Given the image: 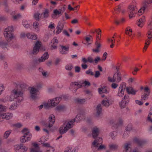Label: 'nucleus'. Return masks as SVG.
<instances>
[{"mask_svg":"<svg viewBox=\"0 0 152 152\" xmlns=\"http://www.w3.org/2000/svg\"><path fill=\"white\" fill-rule=\"evenodd\" d=\"M12 126L15 131H18V129L21 127L22 125L21 124H12Z\"/></svg>","mask_w":152,"mask_h":152,"instance_id":"obj_46","label":"nucleus"},{"mask_svg":"<svg viewBox=\"0 0 152 152\" xmlns=\"http://www.w3.org/2000/svg\"><path fill=\"white\" fill-rule=\"evenodd\" d=\"M7 108L4 105L0 104V113L2 112H5L7 111Z\"/></svg>","mask_w":152,"mask_h":152,"instance_id":"obj_48","label":"nucleus"},{"mask_svg":"<svg viewBox=\"0 0 152 152\" xmlns=\"http://www.w3.org/2000/svg\"><path fill=\"white\" fill-rule=\"evenodd\" d=\"M123 152H130L131 151V144L130 142L125 143L124 145Z\"/></svg>","mask_w":152,"mask_h":152,"instance_id":"obj_19","label":"nucleus"},{"mask_svg":"<svg viewBox=\"0 0 152 152\" xmlns=\"http://www.w3.org/2000/svg\"><path fill=\"white\" fill-rule=\"evenodd\" d=\"M129 102V97L125 95L124 98L123 99L121 102H120L119 104L120 107L122 108L125 107Z\"/></svg>","mask_w":152,"mask_h":152,"instance_id":"obj_16","label":"nucleus"},{"mask_svg":"<svg viewBox=\"0 0 152 152\" xmlns=\"http://www.w3.org/2000/svg\"><path fill=\"white\" fill-rule=\"evenodd\" d=\"M48 120L50 123L54 124L55 121V116L53 114L50 115L48 118Z\"/></svg>","mask_w":152,"mask_h":152,"instance_id":"obj_44","label":"nucleus"},{"mask_svg":"<svg viewBox=\"0 0 152 152\" xmlns=\"http://www.w3.org/2000/svg\"><path fill=\"white\" fill-rule=\"evenodd\" d=\"M144 91L145 93H144L143 95L142 96V98L143 100H145L147 99L150 93L149 89L148 87L145 88Z\"/></svg>","mask_w":152,"mask_h":152,"instance_id":"obj_32","label":"nucleus"},{"mask_svg":"<svg viewBox=\"0 0 152 152\" xmlns=\"http://www.w3.org/2000/svg\"><path fill=\"white\" fill-rule=\"evenodd\" d=\"M52 45H51L52 49H55L57 48V45L58 43V40L57 38L55 37L52 40L51 42Z\"/></svg>","mask_w":152,"mask_h":152,"instance_id":"obj_25","label":"nucleus"},{"mask_svg":"<svg viewBox=\"0 0 152 152\" xmlns=\"http://www.w3.org/2000/svg\"><path fill=\"white\" fill-rule=\"evenodd\" d=\"M61 99L60 97H56L49 100L47 103H44V106L45 108H48L50 107H53L56 106Z\"/></svg>","mask_w":152,"mask_h":152,"instance_id":"obj_5","label":"nucleus"},{"mask_svg":"<svg viewBox=\"0 0 152 152\" xmlns=\"http://www.w3.org/2000/svg\"><path fill=\"white\" fill-rule=\"evenodd\" d=\"M139 70V69L137 67L134 68L132 72V73L134 75H136L137 72Z\"/></svg>","mask_w":152,"mask_h":152,"instance_id":"obj_61","label":"nucleus"},{"mask_svg":"<svg viewBox=\"0 0 152 152\" xmlns=\"http://www.w3.org/2000/svg\"><path fill=\"white\" fill-rule=\"evenodd\" d=\"M132 129V128L131 124H128L126 128V131L125 132V133L124 134L123 137H124V138L126 137L128 135V133H127V134L126 133L127 132V131L131 130Z\"/></svg>","mask_w":152,"mask_h":152,"instance_id":"obj_38","label":"nucleus"},{"mask_svg":"<svg viewBox=\"0 0 152 152\" xmlns=\"http://www.w3.org/2000/svg\"><path fill=\"white\" fill-rule=\"evenodd\" d=\"M72 68V66L71 65H68L65 66V69L66 70H71Z\"/></svg>","mask_w":152,"mask_h":152,"instance_id":"obj_64","label":"nucleus"},{"mask_svg":"<svg viewBox=\"0 0 152 152\" xmlns=\"http://www.w3.org/2000/svg\"><path fill=\"white\" fill-rule=\"evenodd\" d=\"M147 37L148 38L146 40L145 42V45L143 48V52H145L146 50L150 43L152 40V33L149 32L147 34Z\"/></svg>","mask_w":152,"mask_h":152,"instance_id":"obj_11","label":"nucleus"},{"mask_svg":"<svg viewBox=\"0 0 152 152\" xmlns=\"http://www.w3.org/2000/svg\"><path fill=\"white\" fill-rule=\"evenodd\" d=\"M0 47L4 50H7L8 49L9 45L4 40H0Z\"/></svg>","mask_w":152,"mask_h":152,"instance_id":"obj_23","label":"nucleus"},{"mask_svg":"<svg viewBox=\"0 0 152 152\" xmlns=\"http://www.w3.org/2000/svg\"><path fill=\"white\" fill-rule=\"evenodd\" d=\"M133 141L134 143L140 146L143 145L145 143V140L137 137L134 138Z\"/></svg>","mask_w":152,"mask_h":152,"instance_id":"obj_18","label":"nucleus"},{"mask_svg":"<svg viewBox=\"0 0 152 152\" xmlns=\"http://www.w3.org/2000/svg\"><path fill=\"white\" fill-rule=\"evenodd\" d=\"M45 128L43 129L44 131L47 134H49V132H53L56 129V127L53 125V124H44Z\"/></svg>","mask_w":152,"mask_h":152,"instance_id":"obj_13","label":"nucleus"},{"mask_svg":"<svg viewBox=\"0 0 152 152\" xmlns=\"http://www.w3.org/2000/svg\"><path fill=\"white\" fill-rule=\"evenodd\" d=\"M86 73L88 75L93 76L94 75V73L90 69L86 71Z\"/></svg>","mask_w":152,"mask_h":152,"instance_id":"obj_62","label":"nucleus"},{"mask_svg":"<svg viewBox=\"0 0 152 152\" xmlns=\"http://www.w3.org/2000/svg\"><path fill=\"white\" fill-rule=\"evenodd\" d=\"M148 28L149 30L147 34L150 31L152 33V18H151L148 23Z\"/></svg>","mask_w":152,"mask_h":152,"instance_id":"obj_45","label":"nucleus"},{"mask_svg":"<svg viewBox=\"0 0 152 152\" xmlns=\"http://www.w3.org/2000/svg\"><path fill=\"white\" fill-rule=\"evenodd\" d=\"M115 11H117L118 12H121L122 13L125 12V10L124 9L123 5L122 4H120L119 5L117 6L115 9Z\"/></svg>","mask_w":152,"mask_h":152,"instance_id":"obj_27","label":"nucleus"},{"mask_svg":"<svg viewBox=\"0 0 152 152\" xmlns=\"http://www.w3.org/2000/svg\"><path fill=\"white\" fill-rule=\"evenodd\" d=\"M0 116H1L2 119L5 118L9 119L12 117L13 115L11 113H4L2 114H0Z\"/></svg>","mask_w":152,"mask_h":152,"instance_id":"obj_30","label":"nucleus"},{"mask_svg":"<svg viewBox=\"0 0 152 152\" xmlns=\"http://www.w3.org/2000/svg\"><path fill=\"white\" fill-rule=\"evenodd\" d=\"M132 30L130 27H128L125 31V33L127 35L131 36L132 34Z\"/></svg>","mask_w":152,"mask_h":152,"instance_id":"obj_51","label":"nucleus"},{"mask_svg":"<svg viewBox=\"0 0 152 152\" xmlns=\"http://www.w3.org/2000/svg\"><path fill=\"white\" fill-rule=\"evenodd\" d=\"M83 112L80 111L77 114L76 118L73 119H69L65 120L64 124H73L74 123H79L82 120L83 116Z\"/></svg>","mask_w":152,"mask_h":152,"instance_id":"obj_7","label":"nucleus"},{"mask_svg":"<svg viewBox=\"0 0 152 152\" xmlns=\"http://www.w3.org/2000/svg\"><path fill=\"white\" fill-rule=\"evenodd\" d=\"M33 26L34 28L35 29L36 31L38 32L40 30V26L39 23L37 22H34L33 23Z\"/></svg>","mask_w":152,"mask_h":152,"instance_id":"obj_39","label":"nucleus"},{"mask_svg":"<svg viewBox=\"0 0 152 152\" xmlns=\"http://www.w3.org/2000/svg\"><path fill=\"white\" fill-rule=\"evenodd\" d=\"M27 37L28 39L34 40L37 39V35L34 33L27 32Z\"/></svg>","mask_w":152,"mask_h":152,"instance_id":"obj_29","label":"nucleus"},{"mask_svg":"<svg viewBox=\"0 0 152 152\" xmlns=\"http://www.w3.org/2000/svg\"><path fill=\"white\" fill-rule=\"evenodd\" d=\"M85 39L86 42V43H85V44L87 45L91 44L93 40V38L91 36H90L89 37H86Z\"/></svg>","mask_w":152,"mask_h":152,"instance_id":"obj_36","label":"nucleus"},{"mask_svg":"<svg viewBox=\"0 0 152 152\" xmlns=\"http://www.w3.org/2000/svg\"><path fill=\"white\" fill-rule=\"evenodd\" d=\"M75 101L77 103L84 104L86 102V100L85 99L77 98L75 99Z\"/></svg>","mask_w":152,"mask_h":152,"instance_id":"obj_42","label":"nucleus"},{"mask_svg":"<svg viewBox=\"0 0 152 152\" xmlns=\"http://www.w3.org/2000/svg\"><path fill=\"white\" fill-rule=\"evenodd\" d=\"M110 149L113 150H115L118 148V146L116 144L112 143L109 145Z\"/></svg>","mask_w":152,"mask_h":152,"instance_id":"obj_40","label":"nucleus"},{"mask_svg":"<svg viewBox=\"0 0 152 152\" xmlns=\"http://www.w3.org/2000/svg\"><path fill=\"white\" fill-rule=\"evenodd\" d=\"M26 37H27V33H25V32H22L20 34V37L21 38H25Z\"/></svg>","mask_w":152,"mask_h":152,"instance_id":"obj_63","label":"nucleus"},{"mask_svg":"<svg viewBox=\"0 0 152 152\" xmlns=\"http://www.w3.org/2000/svg\"><path fill=\"white\" fill-rule=\"evenodd\" d=\"M126 90L129 94H131L133 95H135L137 91L132 88L127 87L126 88Z\"/></svg>","mask_w":152,"mask_h":152,"instance_id":"obj_37","label":"nucleus"},{"mask_svg":"<svg viewBox=\"0 0 152 152\" xmlns=\"http://www.w3.org/2000/svg\"><path fill=\"white\" fill-rule=\"evenodd\" d=\"M146 9V8L145 7L143 6L137 12V15L139 16L142 15L144 12L145 9Z\"/></svg>","mask_w":152,"mask_h":152,"instance_id":"obj_49","label":"nucleus"},{"mask_svg":"<svg viewBox=\"0 0 152 152\" xmlns=\"http://www.w3.org/2000/svg\"><path fill=\"white\" fill-rule=\"evenodd\" d=\"M92 131L93 137L95 138L98 135L100 132V129L97 127L95 126L92 129Z\"/></svg>","mask_w":152,"mask_h":152,"instance_id":"obj_26","label":"nucleus"},{"mask_svg":"<svg viewBox=\"0 0 152 152\" xmlns=\"http://www.w3.org/2000/svg\"><path fill=\"white\" fill-rule=\"evenodd\" d=\"M61 49L60 50V53L62 55L67 54V52L69 50V45H67L65 46L61 45Z\"/></svg>","mask_w":152,"mask_h":152,"instance_id":"obj_17","label":"nucleus"},{"mask_svg":"<svg viewBox=\"0 0 152 152\" xmlns=\"http://www.w3.org/2000/svg\"><path fill=\"white\" fill-rule=\"evenodd\" d=\"M13 30V26H8L4 29V37L8 42L12 40L14 37L12 31Z\"/></svg>","mask_w":152,"mask_h":152,"instance_id":"obj_4","label":"nucleus"},{"mask_svg":"<svg viewBox=\"0 0 152 152\" xmlns=\"http://www.w3.org/2000/svg\"><path fill=\"white\" fill-rule=\"evenodd\" d=\"M126 87V83H122L120 85L118 89L125 91Z\"/></svg>","mask_w":152,"mask_h":152,"instance_id":"obj_53","label":"nucleus"},{"mask_svg":"<svg viewBox=\"0 0 152 152\" xmlns=\"http://www.w3.org/2000/svg\"><path fill=\"white\" fill-rule=\"evenodd\" d=\"M128 13L129 18H132L135 16V14L137 12V9L134 5H131L128 7Z\"/></svg>","mask_w":152,"mask_h":152,"instance_id":"obj_9","label":"nucleus"},{"mask_svg":"<svg viewBox=\"0 0 152 152\" xmlns=\"http://www.w3.org/2000/svg\"><path fill=\"white\" fill-rule=\"evenodd\" d=\"M22 24L23 26L26 28H29L30 27V26L29 24L28 21L27 20H23Z\"/></svg>","mask_w":152,"mask_h":152,"instance_id":"obj_43","label":"nucleus"},{"mask_svg":"<svg viewBox=\"0 0 152 152\" xmlns=\"http://www.w3.org/2000/svg\"><path fill=\"white\" fill-rule=\"evenodd\" d=\"M34 18L36 20H38L41 19L42 17L41 14L38 13H36L34 14Z\"/></svg>","mask_w":152,"mask_h":152,"instance_id":"obj_55","label":"nucleus"},{"mask_svg":"<svg viewBox=\"0 0 152 152\" xmlns=\"http://www.w3.org/2000/svg\"><path fill=\"white\" fill-rule=\"evenodd\" d=\"M124 90L118 89L117 95L120 97H122L124 95Z\"/></svg>","mask_w":152,"mask_h":152,"instance_id":"obj_54","label":"nucleus"},{"mask_svg":"<svg viewBox=\"0 0 152 152\" xmlns=\"http://www.w3.org/2000/svg\"><path fill=\"white\" fill-rule=\"evenodd\" d=\"M113 99L110 96L106 97L102 101V104L106 107H108L112 104Z\"/></svg>","mask_w":152,"mask_h":152,"instance_id":"obj_12","label":"nucleus"},{"mask_svg":"<svg viewBox=\"0 0 152 152\" xmlns=\"http://www.w3.org/2000/svg\"><path fill=\"white\" fill-rule=\"evenodd\" d=\"M49 57V55L48 53H45L41 58L38 59L39 62L44 61L46 59H47Z\"/></svg>","mask_w":152,"mask_h":152,"instance_id":"obj_34","label":"nucleus"},{"mask_svg":"<svg viewBox=\"0 0 152 152\" xmlns=\"http://www.w3.org/2000/svg\"><path fill=\"white\" fill-rule=\"evenodd\" d=\"M117 135V133L115 131L113 132L110 133V136L113 139H114Z\"/></svg>","mask_w":152,"mask_h":152,"instance_id":"obj_58","label":"nucleus"},{"mask_svg":"<svg viewBox=\"0 0 152 152\" xmlns=\"http://www.w3.org/2000/svg\"><path fill=\"white\" fill-rule=\"evenodd\" d=\"M99 93L101 94L102 93H108L109 92V89L105 86H104L98 89Z\"/></svg>","mask_w":152,"mask_h":152,"instance_id":"obj_33","label":"nucleus"},{"mask_svg":"<svg viewBox=\"0 0 152 152\" xmlns=\"http://www.w3.org/2000/svg\"><path fill=\"white\" fill-rule=\"evenodd\" d=\"M22 132L24 134V135L20 138V141L21 142H25L31 140L32 135L28 129L24 128L22 130Z\"/></svg>","mask_w":152,"mask_h":152,"instance_id":"obj_6","label":"nucleus"},{"mask_svg":"<svg viewBox=\"0 0 152 152\" xmlns=\"http://www.w3.org/2000/svg\"><path fill=\"white\" fill-rule=\"evenodd\" d=\"M64 27V24L61 22L59 21L58 23V25L56 27L57 31L56 32V34H59L61 33Z\"/></svg>","mask_w":152,"mask_h":152,"instance_id":"obj_21","label":"nucleus"},{"mask_svg":"<svg viewBox=\"0 0 152 152\" xmlns=\"http://www.w3.org/2000/svg\"><path fill=\"white\" fill-rule=\"evenodd\" d=\"M10 14L14 20H17L21 17L20 14H17L16 12L15 11L11 12Z\"/></svg>","mask_w":152,"mask_h":152,"instance_id":"obj_28","label":"nucleus"},{"mask_svg":"<svg viewBox=\"0 0 152 152\" xmlns=\"http://www.w3.org/2000/svg\"><path fill=\"white\" fill-rule=\"evenodd\" d=\"M145 21V17L143 16L142 17L140 18L138 21L137 25L140 27H142L144 25Z\"/></svg>","mask_w":152,"mask_h":152,"instance_id":"obj_35","label":"nucleus"},{"mask_svg":"<svg viewBox=\"0 0 152 152\" xmlns=\"http://www.w3.org/2000/svg\"><path fill=\"white\" fill-rule=\"evenodd\" d=\"M20 149L21 152H24L27 150V148L25 146L21 144V148Z\"/></svg>","mask_w":152,"mask_h":152,"instance_id":"obj_59","label":"nucleus"},{"mask_svg":"<svg viewBox=\"0 0 152 152\" xmlns=\"http://www.w3.org/2000/svg\"><path fill=\"white\" fill-rule=\"evenodd\" d=\"M96 115L97 116L101 115L102 113V107L101 104H99L96 106Z\"/></svg>","mask_w":152,"mask_h":152,"instance_id":"obj_31","label":"nucleus"},{"mask_svg":"<svg viewBox=\"0 0 152 152\" xmlns=\"http://www.w3.org/2000/svg\"><path fill=\"white\" fill-rule=\"evenodd\" d=\"M63 12L61 9L54 10H53V14L52 15V17L53 18H56L57 16L59 17L62 15Z\"/></svg>","mask_w":152,"mask_h":152,"instance_id":"obj_22","label":"nucleus"},{"mask_svg":"<svg viewBox=\"0 0 152 152\" xmlns=\"http://www.w3.org/2000/svg\"><path fill=\"white\" fill-rule=\"evenodd\" d=\"M20 148L21 144L20 145H16L14 146V150L16 152H21Z\"/></svg>","mask_w":152,"mask_h":152,"instance_id":"obj_50","label":"nucleus"},{"mask_svg":"<svg viewBox=\"0 0 152 152\" xmlns=\"http://www.w3.org/2000/svg\"><path fill=\"white\" fill-rule=\"evenodd\" d=\"M32 145L33 147L31 149V152H42L37 144L34 143Z\"/></svg>","mask_w":152,"mask_h":152,"instance_id":"obj_20","label":"nucleus"},{"mask_svg":"<svg viewBox=\"0 0 152 152\" xmlns=\"http://www.w3.org/2000/svg\"><path fill=\"white\" fill-rule=\"evenodd\" d=\"M41 46V42L39 41H37L33 48L32 53L34 55H36L38 53Z\"/></svg>","mask_w":152,"mask_h":152,"instance_id":"obj_15","label":"nucleus"},{"mask_svg":"<svg viewBox=\"0 0 152 152\" xmlns=\"http://www.w3.org/2000/svg\"><path fill=\"white\" fill-rule=\"evenodd\" d=\"M24 85H21L20 86H18L16 88L12 90L10 96L7 95L4 99V101H9L12 102L14 99H17V102L18 103L21 102L23 100V91L25 89L23 88Z\"/></svg>","mask_w":152,"mask_h":152,"instance_id":"obj_1","label":"nucleus"},{"mask_svg":"<svg viewBox=\"0 0 152 152\" xmlns=\"http://www.w3.org/2000/svg\"><path fill=\"white\" fill-rule=\"evenodd\" d=\"M74 124H63L59 128V131L60 134L62 135L65 133L69 129L72 128Z\"/></svg>","mask_w":152,"mask_h":152,"instance_id":"obj_10","label":"nucleus"},{"mask_svg":"<svg viewBox=\"0 0 152 152\" xmlns=\"http://www.w3.org/2000/svg\"><path fill=\"white\" fill-rule=\"evenodd\" d=\"M90 83L88 81H85L82 82H71L70 84L69 89L73 93L76 92L77 89L82 86H89Z\"/></svg>","mask_w":152,"mask_h":152,"instance_id":"obj_2","label":"nucleus"},{"mask_svg":"<svg viewBox=\"0 0 152 152\" xmlns=\"http://www.w3.org/2000/svg\"><path fill=\"white\" fill-rule=\"evenodd\" d=\"M108 41L111 44L110 46V48H113L114 46V43L115 42V39L114 37H113L111 38L108 39Z\"/></svg>","mask_w":152,"mask_h":152,"instance_id":"obj_41","label":"nucleus"},{"mask_svg":"<svg viewBox=\"0 0 152 152\" xmlns=\"http://www.w3.org/2000/svg\"><path fill=\"white\" fill-rule=\"evenodd\" d=\"M65 108V107L63 105H59L56 107V110L59 111L63 110Z\"/></svg>","mask_w":152,"mask_h":152,"instance_id":"obj_56","label":"nucleus"},{"mask_svg":"<svg viewBox=\"0 0 152 152\" xmlns=\"http://www.w3.org/2000/svg\"><path fill=\"white\" fill-rule=\"evenodd\" d=\"M18 106V104L17 103H12L10 107V109L11 110H14L17 108Z\"/></svg>","mask_w":152,"mask_h":152,"instance_id":"obj_52","label":"nucleus"},{"mask_svg":"<svg viewBox=\"0 0 152 152\" xmlns=\"http://www.w3.org/2000/svg\"><path fill=\"white\" fill-rule=\"evenodd\" d=\"M11 132V131H6L4 134V137L5 138H7L8 137Z\"/></svg>","mask_w":152,"mask_h":152,"instance_id":"obj_60","label":"nucleus"},{"mask_svg":"<svg viewBox=\"0 0 152 152\" xmlns=\"http://www.w3.org/2000/svg\"><path fill=\"white\" fill-rule=\"evenodd\" d=\"M30 93L31 98L33 99H35L37 98V95L39 93L38 89L35 87L31 88Z\"/></svg>","mask_w":152,"mask_h":152,"instance_id":"obj_14","label":"nucleus"},{"mask_svg":"<svg viewBox=\"0 0 152 152\" xmlns=\"http://www.w3.org/2000/svg\"><path fill=\"white\" fill-rule=\"evenodd\" d=\"M109 81L111 82L119 83L121 80V75L120 73L118 72L115 74L113 78L110 77H108Z\"/></svg>","mask_w":152,"mask_h":152,"instance_id":"obj_8","label":"nucleus"},{"mask_svg":"<svg viewBox=\"0 0 152 152\" xmlns=\"http://www.w3.org/2000/svg\"><path fill=\"white\" fill-rule=\"evenodd\" d=\"M52 45H51L52 49H55L57 48V45L58 43V40L57 38L55 37L52 40L51 42Z\"/></svg>","mask_w":152,"mask_h":152,"instance_id":"obj_24","label":"nucleus"},{"mask_svg":"<svg viewBox=\"0 0 152 152\" xmlns=\"http://www.w3.org/2000/svg\"><path fill=\"white\" fill-rule=\"evenodd\" d=\"M151 3V0H145L143 3V6L147 8L149 6V5Z\"/></svg>","mask_w":152,"mask_h":152,"instance_id":"obj_47","label":"nucleus"},{"mask_svg":"<svg viewBox=\"0 0 152 152\" xmlns=\"http://www.w3.org/2000/svg\"><path fill=\"white\" fill-rule=\"evenodd\" d=\"M102 139L101 137H99L96 138L94 141L92 142L91 148L94 152H96L98 150L105 149L106 147L104 145H99L102 144Z\"/></svg>","mask_w":152,"mask_h":152,"instance_id":"obj_3","label":"nucleus"},{"mask_svg":"<svg viewBox=\"0 0 152 152\" xmlns=\"http://www.w3.org/2000/svg\"><path fill=\"white\" fill-rule=\"evenodd\" d=\"M48 10H45L44 12L41 14L42 18L43 17L45 18H47L48 16Z\"/></svg>","mask_w":152,"mask_h":152,"instance_id":"obj_57","label":"nucleus"}]
</instances>
